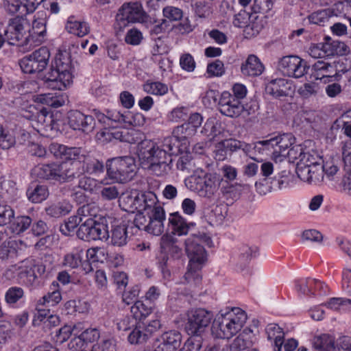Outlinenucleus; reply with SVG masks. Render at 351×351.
I'll use <instances>...</instances> for the list:
<instances>
[{"instance_id":"obj_1","label":"nucleus","mask_w":351,"mask_h":351,"mask_svg":"<svg viewBox=\"0 0 351 351\" xmlns=\"http://www.w3.org/2000/svg\"><path fill=\"white\" fill-rule=\"evenodd\" d=\"M181 150L179 141L173 134L160 145L150 140L142 141L138 145V156L144 168L157 176H165L171 171V156Z\"/></svg>"},{"instance_id":"obj_2","label":"nucleus","mask_w":351,"mask_h":351,"mask_svg":"<svg viewBox=\"0 0 351 351\" xmlns=\"http://www.w3.org/2000/svg\"><path fill=\"white\" fill-rule=\"evenodd\" d=\"M45 82L52 89L62 90L72 82V64L70 53L58 52L50 71L45 76Z\"/></svg>"},{"instance_id":"obj_3","label":"nucleus","mask_w":351,"mask_h":351,"mask_svg":"<svg viewBox=\"0 0 351 351\" xmlns=\"http://www.w3.org/2000/svg\"><path fill=\"white\" fill-rule=\"evenodd\" d=\"M246 320L245 311L233 308L230 311L217 316L212 326V334L217 338L230 339L241 330Z\"/></svg>"},{"instance_id":"obj_4","label":"nucleus","mask_w":351,"mask_h":351,"mask_svg":"<svg viewBox=\"0 0 351 351\" xmlns=\"http://www.w3.org/2000/svg\"><path fill=\"white\" fill-rule=\"evenodd\" d=\"M136 170L135 159L130 156L113 158L106 162L107 176L117 182L130 181L135 176Z\"/></svg>"},{"instance_id":"obj_5","label":"nucleus","mask_w":351,"mask_h":351,"mask_svg":"<svg viewBox=\"0 0 351 351\" xmlns=\"http://www.w3.org/2000/svg\"><path fill=\"white\" fill-rule=\"evenodd\" d=\"M32 174L39 179L51 180L60 182L70 181L75 176L69 165L65 162L38 165L32 169Z\"/></svg>"},{"instance_id":"obj_6","label":"nucleus","mask_w":351,"mask_h":351,"mask_svg":"<svg viewBox=\"0 0 351 351\" xmlns=\"http://www.w3.org/2000/svg\"><path fill=\"white\" fill-rule=\"evenodd\" d=\"M19 14L20 13L18 12ZM9 21L5 31V37L9 45H24L30 43L29 34L30 23L29 21L21 14Z\"/></svg>"},{"instance_id":"obj_7","label":"nucleus","mask_w":351,"mask_h":351,"mask_svg":"<svg viewBox=\"0 0 351 351\" xmlns=\"http://www.w3.org/2000/svg\"><path fill=\"white\" fill-rule=\"evenodd\" d=\"M186 184L200 197L211 199L219 190L220 180L215 175L211 173L204 176L194 175L191 176Z\"/></svg>"},{"instance_id":"obj_8","label":"nucleus","mask_w":351,"mask_h":351,"mask_svg":"<svg viewBox=\"0 0 351 351\" xmlns=\"http://www.w3.org/2000/svg\"><path fill=\"white\" fill-rule=\"evenodd\" d=\"M213 318V313L205 308L192 309L187 313L185 330L189 335L200 337L210 326Z\"/></svg>"},{"instance_id":"obj_9","label":"nucleus","mask_w":351,"mask_h":351,"mask_svg":"<svg viewBox=\"0 0 351 351\" xmlns=\"http://www.w3.org/2000/svg\"><path fill=\"white\" fill-rule=\"evenodd\" d=\"M210 237L205 233L192 234L185 241V250L189 263L202 265L206 260V252L202 244L210 245Z\"/></svg>"},{"instance_id":"obj_10","label":"nucleus","mask_w":351,"mask_h":351,"mask_svg":"<svg viewBox=\"0 0 351 351\" xmlns=\"http://www.w3.org/2000/svg\"><path fill=\"white\" fill-rule=\"evenodd\" d=\"M49 58L50 52L49 49L46 47H42L21 58L19 61V65L25 73H40L47 67Z\"/></svg>"},{"instance_id":"obj_11","label":"nucleus","mask_w":351,"mask_h":351,"mask_svg":"<svg viewBox=\"0 0 351 351\" xmlns=\"http://www.w3.org/2000/svg\"><path fill=\"white\" fill-rule=\"evenodd\" d=\"M147 19V15L139 2L124 3L116 16L117 23L120 29L126 27L130 23H144Z\"/></svg>"},{"instance_id":"obj_12","label":"nucleus","mask_w":351,"mask_h":351,"mask_svg":"<svg viewBox=\"0 0 351 351\" xmlns=\"http://www.w3.org/2000/svg\"><path fill=\"white\" fill-rule=\"evenodd\" d=\"M278 69L283 75L300 78L307 73L308 66L306 62L300 57L287 56L279 60Z\"/></svg>"},{"instance_id":"obj_13","label":"nucleus","mask_w":351,"mask_h":351,"mask_svg":"<svg viewBox=\"0 0 351 351\" xmlns=\"http://www.w3.org/2000/svg\"><path fill=\"white\" fill-rule=\"evenodd\" d=\"M77 236L84 241L107 240L109 237L106 226L97 221H86L81 224L77 231Z\"/></svg>"},{"instance_id":"obj_14","label":"nucleus","mask_w":351,"mask_h":351,"mask_svg":"<svg viewBox=\"0 0 351 351\" xmlns=\"http://www.w3.org/2000/svg\"><path fill=\"white\" fill-rule=\"evenodd\" d=\"M218 105L219 112L231 118L239 117L244 110L248 111L241 101L232 97V94L227 91L221 93Z\"/></svg>"},{"instance_id":"obj_15","label":"nucleus","mask_w":351,"mask_h":351,"mask_svg":"<svg viewBox=\"0 0 351 351\" xmlns=\"http://www.w3.org/2000/svg\"><path fill=\"white\" fill-rule=\"evenodd\" d=\"M45 271L46 267L43 263H36L32 260L25 263L20 268L18 276L24 284L32 286L39 277L45 275Z\"/></svg>"},{"instance_id":"obj_16","label":"nucleus","mask_w":351,"mask_h":351,"mask_svg":"<svg viewBox=\"0 0 351 351\" xmlns=\"http://www.w3.org/2000/svg\"><path fill=\"white\" fill-rule=\"evenodd\" d=\"M103 136L106 141L119 140L130 144L136 143L141 138V133L135 130L127 128H117L112 126V128L105 129L102 132Z\"/></svg>"},{"instance_id":"obj_17","label":"nucleus","mask_w":351,"mask_h":351,"mask_svg":"<svg viewBox=\"0 0 351 351\" xmlns=\"http://www.w3.org/2000/svg\"><path fill=\"white\" fill-rule=\"evenodd\" d=\"M69 125L73 130L89 133L93 130L95 121L93 116L86 115L79 110H71L68 112Z\"/></svg>"},{"instance_id":"obj_18","label":"nucleus","mask_w":351,"mask_h":351,"mask_svg":"<svg viewBox=\"0 0 351 351\" xmlns=\"http://www.w3.org/2000/svg\"><path fill=\"white\" fill-rule=\"evenodd\" d=\"M265 92L276 99L289 96L294 93L293 82L285 78L271 80L266 84Z\"/></svg>"},{"instance_id":"obj_19","label":"nucleus","mask_w":351,"mask_h":351,"mask_svg":"<svg viewBox=\"0 0 351 351\" xmlns=\"http://www.w3.org/2000/svg\"><path fill=\"white\" fill-rule=\"evenodd\" d=\"M296 290L301 294L306 295H326L328 292V288L323 282L319 280L308 278L297 281L295 285Z\"/></svg>"},{"instance_id":"obj_20","label":"nucleus","mask_w":351,"mask_h":351,"mask_svg":"<svg viewBox=\"0 0 351 351\" xmlns=\"http://www.w3.org/2000/svg\"><path fill=\"white\" fill-rule=\"evenodd\" d=\"M47 14L44 11L38 12L34 16L32 27L29 31L30 43L40 44L44 41L47 34Z\"/></svg>"},{"instance_id":"obj_21","label":"nucleus","mask_w":351,"mask_h":351,"mask_svg":"<svg viewBox=\"0 0 351 351\" xmlns=\"http://www.w3.org/2000/svg\"><path fill=\"white\" fill-rule=\"evenodd\" d=\"M44 0H6V8L12 14H27L35 11Z\"/></svg>"},{"instance_id":"obj_22","label":"nucleus","mask_w":351,"mask_h":351,"mask_svg":"<svg viewBox=\"0 0 351 351\" xmlns=\"http://www.w3.org/2000/svg\"><path fill=\"white\" fill-rule=\"evenodd\" d=\"M165 213L162 206L155 207L149 213V226L147 232L153 235L159 236L164 232V221Z\"/></svg>"},{"instance_id":"obj_23","label":"nucleus","mask_w":351,"mask_h":351,"mask_svg":"<svg viewBox=\"0 0 351 351\" xmlns=\"http://www.w3.org/2000/svg\"><path fill=\"white\" fill-rule=\"evenodd\" d=\"M169 225L172 233L178 236L187 234L195 226L193 222L188 223L178 213L170 214Z\"/></svg>"},{"instance_id":"obj_24","label":"nucleus","mask_w":351,"mask_h":351,"mask_svg":"<svg viewBox=\"0 0 351 351\" xmlns=\"http://www.w3.org/2000/svg\"><path fill=\"white\" fill-rule=\"evenodd\" d=\"M80 173L98 174L102 173L104 166L102 162L90 155H84L79 164Z\"/></svg>"},{"instance_id":"obj_25","label":"nucleus","mask_w":351,"mask_h":351,"mask_svg":"<svg viewBox=\"0 0 351 351\" xmlns=\"http://www.w3.org/2000/svg\"><path fill=\"white\" fill-rule=\"evenodd\" d=\"M241 70L244 75L255 77L262 74L264 66L256 56L252 54L242 64Z\"/></svg>"},{"instance_id":"obj_26","label":"nucleus","mask_w":351,"mask_h":351,"mask_svg":"<svg viewBox=\"0 0 351 351\" xmlns=\"http://www.w3.org/2000/svg\"><path fill=\"white\" fill-rule=\"evenodd\" d=\"M258 19V16L254 13L250 14L244 10H241L239 13L234 15L233 25L237 27H245L251 26L252 29H255L258 32L261 27L254 22Z\"/></svg>"},{"instance_id":"obj_27","label":"nucleus","mask_w":351,"mask_h":351,"mask_svg":"<svg viewBox=\"0 0 351 351\" xmlns=\"http://www.w3.org/2000/svg\"><path fill=\"white\" fill-rule=\"evenodd\" d=\"M337 64L335 61L332 63L317 61L313 65L312 70L317 79L332 77L337 73Z\"/></svg>"},{"instance_id":"obj_28","label":"nucleus","mask_w":351,"mask_h":351,"mask_svg":"<svg viewBox=\"0 0 351 351\" xmlns=\"http://www.w3.org/2000/svg\"><path fill=\"white\" fill-rule=\"evenodd\" d=\"M268 340L274 341V351H281L284 343L285 332L283 329L276 324H269L265 328Z\"/></svg>"},{"instance_id":"obj_29","label":"nucleus","mask_w":351,"mask_h":351,"mask_svg":"<svg viewBox=\"0 0 351 351\" xmlns=\"http://www.w3.org/2000/svg\"><path fill=\"white\" fill-rule=\"evenodd\" d=\"M66 29L70 34L78 37H83L90 32V26L86 21L76 20L74 16H70L66 22Z\"/></svg>"},{"instance_id":"obj_30","label":"nucleus","mask_w":351,"mask_h":351,"mask_svg":"<svg viewBox=\"0 0 351 351\" xmlns=\"http://www.w3.org/2000/svg\"><path fill=\"white\" fill-rule=\"evenodd\" d=\"M51 291L40 298L37 302V306H52L58 304L62 300V295L59 289V284L53 281L51 285Z\"/></svg>"},{"instance_id":"obj_31","label":"nucleus","mask_w":351,"mask_h":351,"mask_svg":"<svg viewBox=\"0 0 351 351\" xmlns=\"http://www.w3.org/2000/svg\"><path fill=\"white\" fill-rule=\"evenodd\" d=\"M72 205L66 201L52 203L45 208L47 215L58 218L69 214L72 210Z\"/></svg>"},{"instance_id":"obj_32","label":"nucleus","mask_w":351,"mask_h":351,"mask_svg":"<svg viewBox=\"0 0 351 351\" xmlns=\"http://www.w3.org/2000/svg\"><path fill=\"white\" fill-rule=\"evenodd\" d=\"M138 204L141 206L137 208L138 211L151 213L152 208L160 206L156 205L157 197L153 192L138 193Z\"/></svg>"},{"instance_id":"obj_33","label":"nucleus","mask_w":351,"mask_h":351,"mask_svg":"<svg viewBox=\"0 0 351 351\" xmlns=\"http://www.w3.org/2000/svg\"><path fill=\"white\" fill-rule=\"evenodd\" d=\"M138 193L136 191L123 193L119 199V206L125 211L133 212L141 206L138 204Z\"/></svg>"},{"instance_id":"obj_34","label":"nucleus","mask_w":351,"mask_h":351,"mask_svg":"<svg viewBox=\"0 0 351 351\" xmlns=\"http://www.w3.org/2000/svg\"><path fill=\"white\" fill-rule=\"evenodd\" d=\"M99 208L95 204H87L77 209V216L81 221V224H84L86 221H96Z\"/></svg>"},{"instance_id":"obj_35","label":"nucleus","mask_w":351,"mask_h":351,"mask_svg":"<svg viewBox=\"0 0 351 351\" xmlns=\"http://www.w3.org/2000/svg\"><path fill=\"white\" fill-rule=\"evenodd\" d=\"M276 147L275 151L273 152L274 156L275 157L285 156V152L294 143L291 134L287 133L276 136Z\"/></svg>"},{"instance_id":"obj_36","label":"nucleus","mask_w":351,"mask_h":351,"mask_svg":"<svg viewBox=\"0 0 351 351\" xmlns=\"http://www.w3.org/2000/svg\"><path fill=\"white\" fill-rule=\"evenodd\" d=\"M223 130L221 122L216 118L211 117L206 120L202 133L211 140L220 134Z\"/></svg>"},{"instance_id":"obj_37","label":"nucleus","mask_w":351,"mask_h":351,"mask_svg":"<svg viewBox=\"0 0 351 351\" xmlns=\"http://www.w3.org/2000/svg\"><path fill=\"white\" fill-rule=\"evenodd\" d=\"M313 344L315 351H335V339L327 334L315 337Z\"/></svg>"},{"instance_id":"obj_38","label":"nucleus","mask_w":351,"mask_h":351,"mask_svg":"<svg viewBox=\"0 0 351 351\" xmlns=\"http://www.w3.org/2000/svg\"><path fill=\"white\" fill-rule=\"evenodd\" d=\"M160 341L172 350L176 351L181 345L182 335L176 330H169L162 335Z\"/></svg>"},{"instance_id":"obj_39","label":"nucleus","mask_w":351,"mask_h":351,"mask_svg":"<svg viewBox=\"0 0 351 351\" xmlns=\"http://www.w3.org/2000/svg\"><path fill=\"white\" fill-rule=\"evenodd\" d=\"M49 195L48 189L45 185L36 184L29 187L27 191V196L33 203H40L45 200Z\"/></svg>"},{"instance_id":"obj_40","label":"nucleus","mask_w":351,"mask_h":351,"mask_svg":"<svg viewBox=\"0 0 351 351\" xmlns=\"http://www.w3.org/2000/svg\"><path fill=\"white\" fill-rule=\"evenodd\" d=\"M32 220L28 216H18L13 218L10 229L14 234H19L27 230L32 225Z\"/></svg>"},{"instance_id":"obj_41","label":"nucleus","mask_w":351,"mask_h":351,"mask_svg":"<svg viewBox=\"0 0 351 351\" xmlns=\"http://www.w3.org/2000/svg\"><path fill=\"white\" fill-rule=\"evenodd\" d=\"M149 337V333L147 332L144 326L136 324L130 332L128 339L130 343L138 344L146 342Z\"/></svg>"},{"instance_id":"obj_42","label":"nucleus","mask_w":351,"mask_h":351,"mask_svg":"<svg viewBox=\"0 0 351 351\" xmlns=\"http://www.w3.org/2000/svg\"><path fill=\"white\" fill-rule=\"evenodd\" d=\"M148 303L149 302L147 300L145 302L137 300L131 306V313L136 320L145 318L152 313V308Z\"/></svg>"},{"instance_id":"obj_43","label":"nucleus","mask_w":351,"mask_h":351,"mask_svg":"<svg viewBox=\"0 0 351 351\" xmlns=\"http://www.w3.org/2000/svg\"><path fill=\"white\" fill-rule=\"evenodd\" d=\"M201 267L202 265L189 263L187 271L184 276L185 282L194 287L198 286L202 282V276L199 272Z\"/></svg>"},{"instance_id":"obj_44","label":"nucleus","mask_w":351,"mask_h":351,"mask_svg":"<svg viewBox=\"0 0 351 351\" xmlns=\"http://www.w3.org/2000/svg\"><path fill=\"white\" fill-rule=\"evenodd\" d=\"M326 306L333 311L345 313L351 310V300L343 298H332Z\"/></svg>"},{"instance_id":"obj_45","label":"nucleus","mask_w":351,"mask_h":351,"mask_svg":"<svg viewBox=\"0 0 351 351\" xmlns=\"http://www.w3.org/2000/svg\"><path fill=\"white\" fill-rule=\"evenodd\" d=\"M83 250L77 248L64 256L63 265L71 268H77L82 264Z\"/></svg>"},{"instance_id":"obj_46","label":"nucleus","mask_w":351,"mask_h":351,"mask_svg":"<svg viewBox=\"0 0 351 351\" xmlns=\"http://www.w3.org/2000/svg\"><path fill=\"white\" fill-rule=\"evenodd\" d=\"M251 345L249 333L243 330L233 340L230 346V351H241L250 347Z\"/></svg>"},{"instance_id":"obj_47","label":"nucleus","mask_w":351,"mask_h":351,"mask_svg":"<svg viewBox=\"0 0 351 351\" xmlns=\"http://www.w3.org/2000/svg\"><path fill=\"white\" fill-rule=\"evenodd\" d=\"M143 88L145 93L155 95H164L168 92L167 86L160 82L147 81Z\"/></svg>"},{"instance_id":"obj_48","label":"nucleus","mask_w":351,"mask_h":351,"mask_svg":"<svg viewBox=\"0 0 351 351\" xmlns=\"http://www.w3.org/2000/svg\"><path fill=\"white\" fill-rule=\"evenodd\" d=\"M331 53L328 42L313 45L308 49L309 55L313 58L329 57Z\"/></svg>"},{"instance_id":"obj_49","label":"nucleus","mask_w":351,"mask_h":351,"mask_svg":"<svg viewBox=\"0 0 351 351\" xmlns=\"http://www.w3.org/2000/svg\"><path fill=\"white\" fill-rule=\"evenodd\" d=\"M195 133L193 127L186 123L177 126L173 130V134L180 143L182 141H186L187 138L193 136Z\"/></svg>"},{"instance_id":"obj_50","label":"nucleus","mask_w":351,"mask_h":351,"mask_svg":"<svg viewBox=\"0 0 351 351\" xmlns=\"http://www.w3.org/2000/svg\"><path fill=\"white\" fill-rule=\"evenodd\" d=\"M127 229L125 226H117L112 230L111 242L112 245L123 246L127 243Z\"/></svg>"},{"instance_id":"obj_51","label":"nucleus","mask_w":351,"mask_h":351,"mask_svg":"<svg viewBox=\"0 0 351 351\" xmlns=\"http://www.w3.org/2000/svg\"><path fill=\"white\" fill-rule=\"evenodd\" d=\"M258 248L256 246L250 247L248 245H244L241 247L239 255L241 269H243L252 258L256 257L258 255Z\"/></svg>"},{"instance_id":"obj_52","label":"nucleus","mask_w":351,"mask_h":351,"mask_svg":"<svg viewBox=\"0 0 351 351\" xmlns=\"http://www.w3.org/2000/svg\"><path fill=\"white\" fill-rule=\"evenodd\" d=\"M86 257L88 261L93 263L101 262L108 259V253L104 248L102 247H93L86 251Z\"/></svg>"},{"instance_id":"obj_53","label":"nucleus","mask_w":351,"mask_h":351,"mask_svg":"<svg viewBox=\"0 0 351 351\" xmlns=\"http://www.w3.org/2000/svg\"><path fill=\"white\" fill-rule=\"evenodd\" d=\"M24 296V291L19 287L9 288L5 294V300L9 305L16 304Z\"/></svg>"},{"instance_id":"obj_54","label":"nucleus","mask_w":351,"mask_h":351,"mask_svg":"<svg viewBox=\"0 0 351 351\" xmlns=\"http://www.w3.org/2000/svg\"><path fill=\"white\" fill-rule=\"evenodd\" d=\"M81 221L77 215H73L68 218L64 223L60 226V231L66 236H69L73 232Z\"/></svg>"},{"instance_id":"obj_55","label":"nucleus","mask_w":351,"mask_h":351,"mask_svg":"<svg viewBox=\"0 0 351 351\" xmlns=\"http://www.w3.org/2000/svg\"><path fill=\"white\" fill-rule=\"evenodd\" d=\"M15 143L14 135L0 125V147L3 149H8L14 146Z\"/></svg>"},{"instance_id":"obj_56","label":"nucleus","mask_w":351,"mask_h":351,"mask_svg":"<svg viewBox=\"0 0 351 351\" xmlns=\"http://www.w3.org/2000/svg\"><path fill=\"white\" fill-rule=\"evenodd\" d=\"M178 170L188 173L194 171L195 163L190 156L184 154L181 156L176 163Z\"/></svg>"},{"instance_id":"obj_57","label":"nucleus","mask_w":351,"mask_h":351,"mask_svg":"<svg viewBox=\"0 0 351 351\" xmlns=\"http://www.w3.org/2000/svg\"><path fill=\"white\" fill-rule=\"evenodd\" d=\"M162 14L165 19L169 21H178L182 19L183 11L179 8L174 6H166L162 10Z\"/></svg>"},{"instance_id":"obj_58","label":"nucleus","mask_w":351,"mask_h":351,"mask_svg":"<svg viewBox=\"0 0 351 351\" xmlns=\"http://www.w3.org/2000/svg\"><path fill=\"white\" fill-rule=\"evenodd\" d=\"M84 155V152L80 147H69L66 146V152L64 154V159L65 160H77L74 164L79 165L80 160H82Z\"/></svg>"},{"instance_id":"obj_59","label":"nucleus","mask_w":351,"mask_h":351,"mask_svg":"<svg viewBox=\"0 0 351 351\" xmlns=\"http://www.w3.org/2000/svg\"><path fill=\"white\" fill-rule=\"evenodd\" d=\"M272 7L271 0H254L252 10L254 14H266L271 10Z\"/></svg>"},{"instance_id":"obj_60","label":"nucleus","mask_w":351,"mask_h":351,"mask_svg":"<svg viewBox=\"0 0 351 351\" xmlns=\"http://www.w3.org/2000/svg\"><path fill=\"white\" fill-rule=\"evenodd\" d=\"M331 13L332 10L330 9L322 10L313 12L308 16L309 22L313 24L321 25L322 23L328 21Z\"/></svg>"},{"instance_id":"obj_61","label":"nucleus","mask_w":351,"mask_h":351,"mask_svg":"<svg viewBox=\"0 0 351 351\" xmlns=\"http://www.w3.org/2000/svg\"><path fill=\"white\" fill-rule=\"evenodd\" d=\"M328 44L330 45V50L332 52L330 53V56L335 55L343 56L348 53L350 51L349 47L344 43L339 40L328 42Z\"/></svg>"},{"instance_id":"obj_62","label":"nucleus","mask_w":351,"mask_h":351,"mask_svg":"<svg viewBox=\"0 0 351 351\" xmlns=\"http://www.w3.org/2000/svg\"><path fill=\"white\" fill-rule=\"evenodd\" d=\"M149 212L138 211L134 219V226L139 230L147 231L149 219Z\"/></svg>"},{"instance_id":"obj_63","label":"nucleus","mask_w":351,"mask_h":351,"mask_svg":"<svg viewBox=\"0 0 351 351\" xmlns=\"http://www.w3.org/2000/svg\"><path fill=\"white\" fill-rule=\"evenodd\" d=\"M311 163H305L304 161H300L296 167V173L298 178L304 182L310 184Z\"/></svg>"},{"instance_id":"obj_64","label":"nucleus","mask_w":351,"mask_h":351,"mask_svg":"<svg viewBox=\"0 0 351 351\" xmlns=\"http://www.w3.org/2000/svg\"><path fill=\"white\" fill-rule=\"evenodd\" d=\"M339 121L342 123L343 134L351 138V109L343 112L339 118Z\"/></svg>"}]
</instances>
